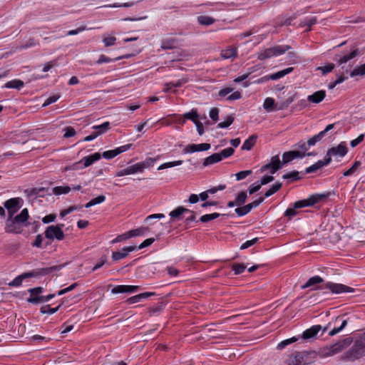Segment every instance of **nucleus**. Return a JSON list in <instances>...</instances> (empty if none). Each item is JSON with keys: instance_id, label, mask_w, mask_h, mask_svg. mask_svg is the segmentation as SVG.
Instances as JSON below:
<instances>
[{"instance_id": "09e8293b", "label": "nucleus", "mask_w": 365, "mask_h": 365, "mask_svg": "<svg viewBox=\"0 0 365 365\" xmlns=\"http://www.w3.org/2000/svg\"><path fill=\"white\" fill-rule=\"evenodd\" d=\"M365 75V63L355 68L350 73L351 77L356 76H364Z\"/></svg>"}, {"instance_id": "f257e3e1", "label": "nucleus", "mask_w": 365, "mask_h": 365, "mask_svg": "<svg viewBox=\"0 0 365 365\" xmlns=\"http://www.w3.org/2000/svg\"><path fill=\"white\" fill-rule=\"evenodd\" d=\"M317 358L314 351L295 352L287 356L284 361L286 365H309L314 363Z\"/></svg>"}, {"instance_id": "b1692460", "label": "nucleus", "mask_w": 365, "mask_h": 365, "mask_svg": "<svg viewBox=\"0 0 365 365\" xmlns=\"http://www.w3.org/2000/svg\"><path fill=\"white\" fill-rule=\"evenodd\" d=\"M322 329L320 325H314L305 330L302 334V338L304 339H309L314 337L318 332Z\"/></svg>"}, {"instance_id": "f8f14e48", "label": "nucleus", "mask_w": 365, "mask_h": 365, "mask_svg": "<svg viewBox=\"0 0 365 365\" xmlns=\"http://www.w3.org/2000/svg\"><path fill=\"white\" fill-rule=\"evenodd\" d=\"M334 127V124H329L328 125L325 129L321 132H319L318 134L314 135L312 138H309L307 140V145L308 146H312L314 145L317 142L320 141L325 135V134L333 129Z\"/></svg>"}, {"instance_id": "37998d69", "label": "nucleus", "mask_w": 365, "mask_h": 365, "mask_svg": "<svg viewBox=\"0 0 365 365\" xmlns=\"http://www.w3.org/2000/svg\"><path fill=\"white\" fill-rule=\"evenodd\" d=\"M155 160L152 158H147L145 161L138 163V166L140 168V172L142 173L145 168L153 166L154 164Z\"/></svg>"}, {"instance_id": "8fccbe9b", "label": "nucleus", "mask_w": 365, "mask_h": 365, "mask_svg": "<svg viewBox=\"0 0 365 365\" xmlns=\"http://www.w3.org/2000/svg\"><path fill=\"white\" fill-rule=\"evenodd\" d=\"M247 198V193L245 192H241L237 196L235 199V203H237V206H240L244 204Z\"/></svg>"}, {"instance_id": "4c0bfd02", "label": "nucleus", "mask_w": 365, "mask_h": 365, "mask_svg": "<svg viewBox=\"0 0 365 365\" xmlns=\"http://www.w3.org/2000/svg\"><path fill=\"white\" fill-rule=\"evenodd\" d=\"M185 119L192 120L194 123L198 120L199 115L196 109H192L190 112L183 115Z\"/></svg>"}, {"instance_id": "c03bdc74", "label": "nucleus", "mask_w": 365, "mask_h": 365, "mask_svg": "<svg viewBox=\"0 0 365 365\" xmlns=\"http://www.w3.org/2000/svg\"><path fill=\"white\" fill-rule=\"evenodd\" d=\"M360 165H361L360 161H355L354 163L352 165V166L343 173V175L344 177H347V176H350V175H353L359 169Z\"/></svg>"}, {"instance_id": "6e6552de", "label": "nucleus", "mask_w": 365, "mask_h": 365, "mask_svg": "<svg viewBox=\"0 0 365 365\" xmlns=\"http://www.w3.org/2000/svg\"><path fill=\"white\" fill-rule=\"evenodd\" d=\"M348 149L344 142H341L336 147L329 148L326 154L325 158H329L331 160V156L344 157L347 153Z\"/></svg>"}, {"instance_id": "f03ea898", "label": "nucleus", "mask_w": 365, "mask_h": 365, "mask_svg": "<svg viewBox=\"0 0 365 365\" xmlns=\"http://www.w3.org/2000/svg\"><path fill=\"white\" fill-rule=\"evenodd\" d=\"M64 267L63 264L54 265L49 267L39 268L33 270L30 272H25L18 277H16L13 281L9 283V286L18 287L21 284L22 280L28 277H34L38 276H43L51 274L53 272L61 270Z\"/></svg>"}, {"instance_id": "9d476101", "label": "nucleus", "mask_w": 365, "mask_h": 365, "mask_svg": "<svg viewBox=\"0 0 365 365\" xmlns=\"http://www.w3.org/2000/svg\"><path fill=\"white\" fill-rule=\"evenodd\" d=\"M21 201L22 200L20 197H15L9 199L4 203L5 208L7 210L8 215H14L19 210V204Z\"/></svg>"}, {"instance_id": "1a4fd4ad", "label": "nucleus", "mask_w": 365, "mask_h": 365, "mask_svg": "<svg viewBox=\"0 0 365 365\" xmlns=\"http://www.w3.org/2000/svg\"><path fill=\"white\" fill-rule=\"evenodd\" d=\"M5 231L7 233L19 234L21 232V225L14 221V215H8L6 221Z\"/></svg>"}, {"instance_id": "79ce46f5", "label": "nucleus", "mask_w": 365, "mask_h": 365, "mask_svg": "<svg viewBox=\"0 0 365 365\" xmlns=\"http://www.w3.org/2000/svg\"><path fill=\"white\" fill-rule=\"evenodd\" d=\"M294 96H291L288 97L285 101H282L278 103V106L277 107V110H284L294 101Z\"/></svg>"}, {"instance_id": "473e14b6", "label": "nucleus", "mask_w": 365, "mask_h": 365, "mask_svg": "<svg viewBox=\"0 0 365 365\" xmlns=\"http://www.w3.org/2000/svg\"><path fill=\"white\" fill-rule=\"evenodd\" d=\"M24 86V81L19 79H14L7 82L4 87L7 88H16L20 90Z\"/></svg>"}, {"instance_id": "6ab92c4d", "label": "nucleus", "mask_w": 365, "mask_h": 365, "mask_svg": "<svg viewBox=\"0 0 365 365\" xmlns=\"http://www.w3.org/2000/svg\"><path fill=\"white\" fill-rule=\"evenodd\" d=\"M326 97V92L324 90H320L314 92L313 94L307 96V101L312 103H319Z\"/></svg>"}, {"instance_id": "a211bd4d", "label": "nucleus", "mask_w": 365, "mask_h": 365, "mask_svg": "<svg viewBox=\"0 0 365 365\" xmlns=\"http://www.w3.org/2000/svg\"><path fill=\"white\" fill-rule=\"evenodd\" d=\"M334 323L335 324H339V327H336L331 330L329 333V336H334L341 331L347 325L348 320L344 319V317H337L335 319Z\"/></svg>"}, {"instance_id": "7ed1b4c3", "label": "nucleus", "mask_w": 365, "mask_h": 365, "mask_svg": "<svg viewBox=\"0 0 365 365\" xmlns=\"http://www.w3.org/2000/svg\"><path fill=\"white\" fill-rule=\"evenodd\" d=\"M364 356V342L358 340L354 345L346 351L341 356L343 361H354Z\"/></svg>"}, {"instance_id": "72a5a7b5", "label": "nucleus", "mask_w": 365, "mask_h": 365, "mask_svg": "<svg viewBox=\"0 0 365 365\" xmlns=\"http://www.w3.org/2000/svg\"><path fill=\"white\" fill-rule=\"evenodd\" d=\"M29 218V212L26 208L21 210V213L16 216H14L15 222H17L19 225L27 221Z\"/></svg>"}, {"instance_id": "864d4df0", "label": "nucleus", "mask_w": 365, "mask_h": 365, "mask_svg": "<svg viewBox=\"0 0 365 365\" xmlns=\"http://www.w3.org/2000/svg\"><path fill=\"white\" fill-rule=\"evenodd\" d=\"M234 152L235 150L232 148H227L222 150L220 153H218V154H220L222 160L223 158H227L232 155Z\"/></svg>"}, {"instance_id": "338daca9", "label": "nucleus", "mask_w": 365, "mask_h": 365, "mask_svg": "<svg viewBox=\"0 0 365 365\" xmlns=\"http://www.w3.org/2000/svg\"><path fill=\"white\" fill-rule=\"evenodd\" d=\"M210 118L216 122L218 120L219 109L217 108H212L210 109L209 113Z\"/></svg>"}, {"instance_id": "c9c22d12", "label": "nucleus", "mask_w": 365, "mask_h": 365, "mask_svg": "<svg viewBox=\"0 0 365 365\" xmlns=\"http://www.w3.org/2000/svg\"><path fill=\"white\" fill-rule=\"evenodd\" d=\"M93 128L96 130L95 133L98 134V136H99L110 129V123L105 122L101 125H94Z\"/></svg>"}, {"instance_id": "4468645a", "label": "nucleus", "mask_w": 365, "mask_h": 365, "mask_svg": "<svg viewBox=\"0 0 365 365\" xmlns=\"http://www.w3.org/2000/svg\"><path fill=\"white\" fill-rule=\"evenodd\" d=\"M131 145L128 144L119 148H117L115 150L105 151L102 154V157L106 159H111L119 155L120 153L128 150L130 148Z\"/></svg>"}, {"instance_id": "ea45409f", "label": "nucleus", "mask_w": 365, "mask_h": 365, "mask_svg": "<svg viewBox=\"0 0 365 365\" xmlns=\"http://www.w3.org/2000/svg\"><path fill=\"white\" fill-rule=\"evenodd\" d=\"M197 21L200 24L203 26H210L212 24L215 20V19L207 16H200L197 17Z\"/></svg>"}, {"instance_id": "6e6d98bb", "label": "nucleus", "mask_w": 365, "mask_h": 365, "mask_svg": "<svg viewBox=\"0 0 365 365\" xmlns=\"http://www.w3.org/2000/svg\"><path fill=\"white\" fill-rule=\"evenodd\" d=\"M296 341H297V338H296V337H292L290 339L284 340L277 344V349L281 350V349H284L288 344L295 342Z\"/></svg>"}, {"instance_id": "3c124183", "label": "nucleus", "mask_w": 365, "mask_h": 365, "mask_svg": "<svg viewBox=\"0 0 365 365\" xmlns=\"http://www.w3.org/2000/svg\"><path fill=\"white\" fill-rule=\"evenodd\" d=\"M299 173L298 171H292L282 176L283 179H290L291 181H294L300 179L299 176Z\"/></svg>"}, {"instance_id": "9b49d317", "label": "nucleus", "mask_w": 365, "mask_h": 365, "mask_svg": "<svg viewBox=\"0 0 365 365\" xmlns=\"http://www.w3.org/2000/svg\"><path fill=\"white\" fill-rule=\"evenodd\" d=\"M325 287L328 288L329 289L331 290V292L335 293V294H339V293H342V292H354L353 288L346 286L342 284H336V283H332V282H328L326 284Z\"/></svg>"}, {"instance_id": "052dcab7", "label": "nucleus", "mask_w": 365, "mask_h": 365, "mask_svg": "<svg viewBox=\"0 0 365 365\" xmlns=\"http://www.w3.org/2000/svg\"><path fill=\"white\" fill-rule=\"evenodd\" d=\"M187 82V78H182L181 79H179L175 83H173V82L167 83L165 84V86H172L173 87L179 88V87H181L183 84H185Z\"/></svg>"}, {"instance_id": "39448f33", "label": "nucleus", "mask_w": 365, "mask_h": 365, "mask_svg": "<svg viewBox=\"0 0 365 365\" xmlns=\"http://www.w3.org/2000/svg\"><path fill=\"white\" fill-rule=\"evenodd\" d=\"M63 227V224L57 225H50L45 230V237L49 240L56 239L58 240H62L65 235L62 230Z\"/></svg>"}, {"instance_id": "de8ad7c7", "label": "nucleus", "mask_w": 365, "mask_h": 365, "mask_svg": "<svg viewBox=\"0 0 365 365\" xmlns=\"http://www.w3.org/2000/svg\"><path fill=\"white\" fill-rule=\"evenodd\" d=\"M182 160H176V161H173V162L165 163L160 165L158 167V170H163L165 168H172L174 166L180 165H182Z\"/></svg>"}, {"instance_id": "412c9836", "label": "nucleus", "mask_w": 365, "mask_h": 365, "mask_svg": "<svg viewBox=\"0 0 365 365\" xmlns=\"http://www.w3.org/2000/svg\"><path fill=\"white\" fill-rule=\"evenodd\" d=\"M324 279L319 276H314L308 279V281L302 286V289L311 287L312 290L317 289L316 285L321 284Z\"/></svg>"}, {"instance_id": "5fc2aeb1", "label": "nucleus", "mask_w": 365, "mask_h": 365, "mask_svg": "<svg viewBox=\"0 0 365 365\" xmlns=\"http://www.w3.org/2000/svg\"><path fill=\"white\" fill-rule=\"evenodd\" d=\"M175 47V40L174 39H168L162 42L161 48L162 49H173Z\"/></svg>"}, {"instance_id": "4be33fe9", "label": "nucleus", "mask_w": 365, "mask_h": 365, "mask_svg": "<svg viewBox=\"0 0 365 365\" xmlns=\"http://www.w3.org/2000/svg\"><path fill=\"white\" fill-rule=\"evenodd\" d=\"M136 173H141L138 163L133 165L131 166H129V167H128L125 169H123L121 170H119L116 173V176L121 177V176H124V175L134 174Z\"/></svg>"}, {"instance_id": "c85d7f7f", "label": "nucleus", "mask_w": 365, "mask_h": 365, "mask_svg": "<svg viewBox=\"0 0 365 365\" xmlns=\"http://www.w3.org/2000/svg\"><path fill=\"white\" fill-rule=\"evenodd\" d=\"M220 161H221V158L220 156V154H218V153H213L212 155L206 158L204 160L202 165L204 167H206V166L212 165L214 163H218Z\"/></svg>"}, {"instance_id": "ddd939ff", "label": "nucleus", "mask_w": 365, "mask_h": 365, "mask_svg": "<svg viewBox=\"0 0 365 365\" xmlns=\"http://www.w3.org/2000/svg\"><path fill=\"white\" fill-rule=\"evenodd\" d=\"M210 148V144L201 143V144H190L187 145L184 149L185 153H194L197 151H205Z\"/></svg>"}, {"instance_id": "603ef678", "label": "nucleus", "mask_w": 365, "mask_h": 365, "mask_svg": "<svg viewBox=\"0 0 365 365\" xmlns=\"http://www.w3.org/2000/svg\"><path fill=\"white\" fill-rule=\"evenodd\" d=\"M232 269L235 272V274H240L245 271L246 266L243 264L235 263L232 264Z\"/></svg>"}, {"instance_id": "5701e85b", "label": "nucleus", "mask_w": 365, "mask_h": 365, "mask_svg": "<svg viewBox=\"0 0 365 365\" xmlns=\"http://www.w3.org/2000/svg\"><path fill=\"white\" fill-rule=\"evenodd\" d=\"M221 57L224 59H232L234 60L237 57V49L235 47L230 46V48L222 50Z\"/></svg>"}, {"instance_id": "0e129e2a", "label": "nucleus", "mask_w": 365, "mask_h": 365, "mask_svg": "<svg viewBox=\"0 0 365 365\" xmlns=\"http://www.w3.org/2000/svg\"><path fill=\"white\" fill-rule=\"evenodd\" d=\"M291 151L285 152L282 155V163L286 164L292 161L294 158Z\"/></svg>"}, {"instance_id": "e433bc0d", "label": "nucleus", "mask_w": 365, "mask_h": 365, "mask_svg": "<svg viewBox=\"0 0 365 365\" xmlns=\"http://www.w3.org/2000/svg\"><path fill=\"white\" fill-rule=\"evenodd\" d=\"M149 229L148 227H140L139 228L132 230L128 231L130 233V238L137 237V236H141L144 235L145 233L148 232Z\"/></svg>"}, {"instance_id": "cd10ccee", "label": "nucleus", "mask_w": 365, "mask_h": 365, "mask_svg": "<svg viewBox=\"0 0 365 365\" xmlns=\"http://www.w3.org/2000/svg\"><path fill=\"white\" fill-rule=\"evenodd\" d=\"M54 297V294H48L42 297H32L28 299V302L32 304H39L49 301Z\"/></svg>"}, {"instance_id": "aec40b11", "label": "nucleus", "mask_w": 365, "mask_h": 365, "mask_svg": "<svg viewBox=\"0 0 365 365\" xmlns=\"http://www.w3.org/2000/svg\"><path fill=\"white\" fill-rule=\"evenodd\" d=\"M331 162V159L329 158H325L323 160H319L316 163L308 167L305 172L306 173H312L316 172L317 170L320 169L324 165L329 164Z\"/></svg>"}, {"instance_id": "7c9ffc66", "label": "nucleus", "mask_w": 365, "mask_h": 365, "mask_svg": "<svg viewBox=\"0 0 365 365\" xmlns=\"http://www.w3.org/2000/svg\"><path fill=\"white\" fill-rule=\"evenodd\" d=\"M256 140L257 135H252L250 136L249 138L244 142L242 150H250L256 143Z\"/></svg>"}, {"instance_id": "e2e57ef3", "label": "nucleus", "mask_w": 365, "mask_h": 365, "mask_svg": "<svg viewBox=\"0 0 365 365\" xmlns=\"http://www.w3.org/2000/svg\"><path fill=\"white\" fill-rule=\"evenodd\" d=\"M130 238V233H129V232H127L124 234L117 236V237L112 241V243H117L119 242L126 240Z\"/></svg>"}, {"instance_id": "a878e982", "label": "nucleus", "mask_w": 365, "mask_h": 365, "mask_svg": "<svg viewBox=\"0 0 365 365\" xmlns=\"http://www.w3.org/2000/svg\"><path fill=\"white\" fill-rule=\"evenodd\" d=\"M187 212H191V210L180 206L178 207L176 209L173 210V211H171L169 215L173 220H180L181 219L182 215Z\"/></svg>"}, {"instance_id": "a18cd8bd", "label": "nucleus", "mask_w": 365, "mask_h": 365, "mask_svg": "<svg viewBox=\"0 0 365 365\" xmlns=\"http://www.w3.org/2000/svg\"><path fill=\"white\" fill-rule=\"evenodd\" d=\"M251 210H252V206L246 205L243 207L236 208L235 211L237 214V215L244 216V215H247V213H249L251 211Z\"/></svg>"}, {"instance_id": "680f3d73", "label": "nucleus", "mask_w": 365, "mask_h": 365, "mask_svg": "<svg viewBox=\"0 0 365 365\" xmlns=\"http://www.w3.org/2000/svg\"><path fill=\"white\" fill-rule=\"evenodd\" d=\"M116 38L115 36H108L103 39V42L106 47L113 46L115 43Z\"/></svg>"}, {"instance_id": "69168bd1", "label": "nucleus", "mask_w": 365, "mask_h": 365, "mask_svg": "<svg viewBox=\"0 0 365 365\" xmlns=\"http://www.w3.org/2000/svg\"><path fill=\"white\" fill-rule=\"evenodd\" d=\"M59 307L60 306H58V307H57L56 308H50L49 306L42 307L41 309V312L43 314H52L56 313L58 311Z\"/></svg>"}, {"instance_id": "f704fd0d", "label": "nucleus", "mask_w": 365, "mask_h": 365, "mask_svg": "<svg viewBox=\"0 0 365 365\" xmlns=\"http://www.w3.org/2000/svg\"><path fill=\"white\" fill-rule=\"evenodd\" d=\"M358 54H359L358 50L355 49V50L352 51L349 54L344 55L342 57H340L337 60V63H338V64L341 65V64L347 62L348 61L355 58Z\"/></svg>"}, {"instance_id": "58836bf2", "label": "nucleus", "mask_w": 365, "mask_h": 365, "mask_svg": "<svg viewBox=\"0 0 365 365\" xmlns=\"http://www.w3.org/2000/svg\"><path fill=\"white\" fill-rule=\"evenodd\" d=\"M71 188L69 186H56L52 189V192L56 195L62 194H67L71 191Z\"/></svg>"}, {"instance_id": "4d7b16f0", "label": "nucleus", "mask_w": 365, "mask_h": 365, "mask_svg": "<svg viewBox=\"0 0 365 365\" xmlns=\"http://www.w3.org/2000/svg\"><path fill=\"white\" fill-rule=\"evenodd\" d=\"M334 68V64L329 63L324 66L318 67L317 69L321 71L322 74L324 75V74L331 72Z\"/></svg>"}, {"instance_id": "bf43d9fd", "label": "nucleus", "mask_w": 365, "mask_h": 365, "mask_svg": "<svg viewBox=\"0 0 365 365\" xmlns=\"http://www.w3.org/2000/svg\"><path fill=\"white\" fill-rule=\"evenodd\" d=\"M252 171L251 170H247L240 171L235 174L236 180H241L251 175Z\"/></svg>"}, {"instance_id": "a19ab883", "label": "nucleus", "mask_w": 365, "mask_h": 365, "mask_svg": "<svg viewBox=\"0 0 365 365\" xmlns=\"http://www.w3.org/2000/svg\"><path fill=\"white\" fill-rule=\"evenodd\" d=\"M282 183L277 182L275 184H274L264 194L265 197H268L275 192H277L278 190H279L282 187Z\"/></svg>"}, {"instance_id": "423d86ee", "label": "nucleus", "mask_w": 365, "mask_h": 365, "mask_svg": "<svg viewBox=\"0 0 365 365\" xmlns=\"http://www.w3.org/2000/svg\"><path fill=\"white\" fill-rule=\"evenodd\" d=\"M352 342V339L351 338H346L341 341L336 342V344L331 345L329 349L328 352L324 355V356H333L337 353L341 352L346 347H348Z\"/></svg>"}, {"instance_id": "0eeeda50", "label": "nucleus", "mask_w": 365, "mask_h": 365, "mask_svg": "<svg viewBox=\"0 0 365 365\" xmlns=\"http://www.w3.org/2000/svg\"><path fill=\"white\" fill-rule=\"evenodd\" d=\"M327 195L326 194H316L310 196L309 198L303 200H299L295 202V207H304L307 206H312L314 204L319 202L327 199Z\"/></svg>"}, {"instance_id": "c756f323", "label": "nucleus", "mask_w": 365, "mask_h": 365, "mask_svg": "<svg viewBox=\"0 0 365 365\" xmlns=\"http://www.w3.org/2000/svg\"><path fill=\"white\" fill-rule=\"evenodd\" d=\"M270 165H272V170L270 173L274 174L279 169L281 168V161L278 155L272 157Z\"/></svg>"}, {"instance_id": "774afa93", "label": "nucleus", "mask_w": 365, "mask_h": 365, "mask_svg": "<svg viewBox=\"0 0 365 365\" xmlns=\"http://www.w3.org/2000/svg\"><path fill=\"white\" fill-rule=\"evenodd\" d=\"M60 98V95H53L48 98L46 101L43 104V107H46L58 100Z\"/></svg>"}, {"instance_id": "393cba45", "label": "nucleus", "mask_w": 365, "mask_h": 365, "mask_svg": "<svg viewBox=\"0 0 365 365\" xmlns=\"http://www.w3.org/2000/svg\"><path fill=\"white\" fill-rule=\"evenodd\" d=\"M155 295V292H144L135 296L131 297L126 300L128 304H132L139 302L141 299L148 298L151 296Z\"/></svg>"}, {"instance_id": "dca6fc26", "label": "nucleus", "mask_w": 365, "mask_h": 365, "mask_svg": "<svg viewBox=\"0 0 365 365\" xmlns=\"http://www.w3.org/2000/svg\"><path fill=\"white\" fill-rule=\"evenodd\" d=\"M138 289V286L133 285H118L114 287L112 290V294H120V293H133Z\"/></svg>"}, {"instance_id": "13d9d810", "label": "nucleus", "mask_w": 365, "mask_h": 365, "mask_svg": "<svg viewBox=\"0 0 365 365\" xmlns=\"http://www.w3.org/2000/svg\"><path fill=\"white\" fill-rule=\"evenodd\" d=\"M234 121V117L232 115L227 116L226 120L218 123L217 127L220 128H225L229 127Z\"/></svg>"}, {"instance_id": "49530a36", "label": "nucleus", "mask_w": 365, "mask_h": 365, "mask_svg": "<svg viewBox=\"0 0 365 365\" xmlns=\"http://www.w3.org/2000/svg\"><path fill=\"white\" fill-rule=\"evenodd\" d=\"M123 58V56H119V57H117L115 58H110L105 55H101L99 56V58L98 59V61H96V63L98 64H101L103 63H110V62H112V61H118V60H120Z\"/></svg>"}, {"instance_id": "f3484780", "label": "nucleus", "mask_w": 365, "mask_h": 365, "mask_svg": "<svg viewBox=\"0 0 365 365\" xmlns=\"http://www.w3.org/2000/svg\"><path fill=\"white\" fill-rule=\"evenodd\" d=\"M293 71V68H287L286 69H284L282 71H279L275 73H273L270 76H265L264 78H262V79H259L258 80V82L260 83V82H264V81H267V80H277L279 78H281L282 77H284L285 75L287 74H289V73H291L292 71Z\"/></svg>"}, {"instance_id": "bb28decb", "label": "nucleus", "mask_w": 365, "mask_h": 365, "mask_svg": "<svg viewBox=\"0 0 365 365\" xmlns=\"http://www.w3.org/2000/svg\"><path fill=\"white\" fill-rule=\"evenodd\" d=\"M101 154L96 153L93 155L84 157L81 161L84 162V168H87L92 165L95 161L101 158Z\"/></svg>"}, {"instance_id": "2eb2a0df", "label": "nucleus", "mask_w": 365, "mask_h": 365, "mask_svg": "<svg viewBox=\"0 0 365 365\" xmlns=\"http://www.w3.org/2000/svg\"><path fill=\"white\" fill-rule=\"evenodd\" d=\"M136 250V246H128L125 247L120 252H113L112 254V258L114 261H118L121 259L126 257L129 252Z\"/></svg>"}, {"instance_id": "2f4dec72", "label": "nucleus", "mask_w": 365, "mask_h": 365, "mask_svg": "<svg viewBox=\"0 0 365 365\" xmlns=\"http://www.w3.org/2000/svg\"><path fill=\"white\" fill-rule=\"evenodd\" d=\"M278 106V103L275 104L274 100L272 98H267L264 100L263 107L267 111H272L274 110H277V107Z\"/></svg>"}, {"instance_id": "20e7f679", "label": "nucleus", "mask_w": 365, "mask_h": 365, "mask_svg": "<svg viewBox=\"0 0 365 365\" xmlns=\"http://www.w3.org/2000/svg\"><path fill=\"white\" fill-rule=\"evenodd\" d=\"M289 49V46H276L260 51L258 53L257 58L263 61L273 56L282 55Z\"/></svg>"}]
</instances>
